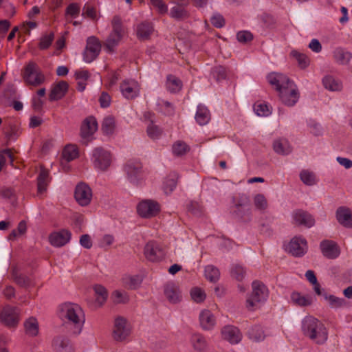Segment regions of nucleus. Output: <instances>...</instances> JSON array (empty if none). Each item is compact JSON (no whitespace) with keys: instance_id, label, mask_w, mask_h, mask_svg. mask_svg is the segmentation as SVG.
Wrapping results in <instances>:
<instances>
[{"instance_id":"f257e3e1","label":"nucleus","mask_w":352,"mask_h":352,"mask_svg":"<svg viewBox=\"0 0 352 352\" xmlns=\"http://www.w3.org/2000/svg\"><path fill=\"white\" fill-rule=\"evenodd\" d=\"M267 80L278 91L283 104L292 107L297 102L299 93L295 84L287 76L279 73H271L267 76Z\"/></svg>"},{"instance_id":"f03ea898","label":"nucleus","mask_w":352,"mask_h":352,"mask_svg":"<svg viewBox=\"0 0 352 352\" xmlns=\"http://www.w3.org/2000/svg\"><path fill=\"white\" fill-rule=\"evenodd\" d=\"M303 334L316 344H322L328 338V331L324 324L313 316H306L302 320Z\"/></svg>"},{"instance_id":"7ed1b4c3","label":"nucleus","mask_w":352,"mask_h":352,"mask_svg":"<svg viewBox=\"0 0 352 352\" xmlns=\"http://www.w3.org/2000/svg\"><path fill=\"white\" fill-rule=\"evenodd\" d=\"M59 317L65 322L74 325L77 333H80L85 320L82 309L78 305L72 302L60 305Z\"/></svg>"},{"instance_id":"20e7f679","label":"nucleus","mask_w":352,"mask_h":352,"mask_svg":"<svg viewBox=\"0 0 352 352\" xmlns=\"http://www.w3.org/2000/svg\"><path fill=\"white\" fill-rule=\"evenodd\" d=\"M234 214L243 221H250L252 215L251 200L245 194L240 195L234 201Z\"/></svg>"},{"instance_id":"39448f33","label":"nucleus","mask_w":352,"mask_h":352,"mask_svg":"<svg viewBox=\"0 0 352 352\" xmlns=\"http://www.w3.org/2000/svg\"><path fill=\"white\" fill-rule=\"evenodd\" d=\"M268 291L265 285L258 280L252 283V293L251 296L247 299V307L249 310H254L257 303L266 300Z\"/></svg>"},{"instance_id":"423d86ee","label":"nucleus","mask_w":352,"mask_h":352,"mask_svg":"<svg viewBox=\"0 0 352 352\" xmlns=\"http://www.w3.org/2000/svg\"><path fill=\"white\" fill-rule=\"evenodd\" d=\"M23 79L28 85L37 87L44 82L45 76L38 70L37 65L30 62L24 69Z\"/></svg>"},{"instance_id":"0eeeda50","label":"nucleus","mask_w":352,"mask_h":352,"mask_svg":"<svg viewBox=\"0 0 352 352\" xmlns=\"http://www.w3.org/2000/svg\"><path fill=\"white\" fill-rule=\"evenodd\" d=\"M19 314L16 307L6 305L0 313V321L8 328H15L19 322Z\"/></svg>"},{"instance_id":"6e6552de","label":"nucleus","mask_w":352,"mask_h":352,"mask_svg":"<svg viewBox=\"0 0 352 352\" xmlns=\"http://www.w3.org/2000/svg\"><path fill=\"white\" fill-rule=\"evenodd\" d=\"M101 50L100 40L94 36H89L87 39V44L83 52V59L87 63L94 60L99 55Z\"/></svg>"},{"instance_id":"1a4fd4ad","label":"nucleus","mask_w":352,"mask_h":352,"mask_svg":"<svg viewBox=\"0 0 352 352\" xmlns=\"http://www.w3.org/2000/svg\"><path fill=\"white\" fill-rule=\"evenodd\" d=\"M92 160L96 168L101 170H106L111 164V156L109 151L101 147H98L93 151Z\"/></svg>"},{"instance_id":"9d476101","label":"nucleus","mask_w":352,"mask_h":352,"mask_svg":"<svg viewBox=\"0 0 352 352\" xmlns=\"http://www.w3.org/2000/svg\"><path fill=\"white\" fill-rule=\"evenodd\" d=\"M124 170L131 183L138 184L144 177L142 166L138 160L128 161L124 166Z\"/></svg>"},{"instance_id":"9b49d317","label":"nucleus","mask_w":352,"mask_h":352,"mask_svg":"<svg viewBox=\"0 0 352 352\" xmlns=\"http://www.w3.org/2000/svg\"><path fill=\"white\" fill-rule=\"evenodd\" d=\"M74 197L79 205L87 206L91 201L92 190L85 183H80L76 187Z\"/></svg>"},{"instance_id":"f8f14e48","label":"nucleus","mask_w":352,"mask_h":352,"mask_svg":"<svg viewBox=\"0 0 352 352\" xmlns=\"http://www.w3.org/2000/svg\"><path fill=\"white\" fill-rule=\"evenodd\" d=\"M137 210L142 217L151 218L159 213L160 207L158 203L155 201L144 200L138 204Z\"/></svg>"},{"instance_id":"ddd939ff","label":"nucleus","mask_w":352,"mask_h":352,"mask_svg":"<svg viewBox=\"0 0 352 352\" xmlns=\"http://www.w3.org/2000/svg\"><path fill=\"white\" fill-rule=\"evenodd\" d=\"M221 338L232 344L239 343L243 338L239 329L233 325H226L221 329Z\"/></svg>"},{"instance_id":"4468645a","label":"nucleus","mask_w":352,"mask_h":352,"mask_svg":"<svg viewBox=\"0 0 352 352\" xmlns=\"http://www.w3.org/2000/svg\"><path fill=\"white\" fill-rule=\"evenodd\" d=\"M287 250L294 256H302L307 250V241L302 237H294L290 241Z\"/></svg>"},{"instance_id":"2eb2a0df","label":"nucleus","mask_w":352,"mask_h":352,"mask_svg":"<svg viewBox=\"0 0 352 352\" xmlns=\"http://www.w3.org/2000/svg\"><path fill=\"white\" fill-rule=\"evenodd\" d=\"M144 255L150 261L157 262L164 258V252L158 243L149 241L144 247Z\"/></svg>"},{"instance_id":"dca6fc26","label":"nucleus","mask_w":352,"mask_h":352,"mask_svg":"<svg viewBox=\"0 0 352 352\" xmlns=\"http://www.w3.org/2000/svg\"><path fill=\"white\" fill-rule=\"evenodd\" d=\"M120 91L123 96L127 99H133L137 97L140 91V86L134 80H125L120 86Z\"/></svg>"},{"instance_id":"f3484780","label":"nucleus","mask_w":352,"mask_h":352,"mask_svg":"<svg viewBox=\"0 0 352 352\" xmlns=\"http://www.w3.org/2000/svg\"><path fill=\"white\" fill-rule=\"evenodd\" d=\"M130 334V329L126 326V320L118 317L115 320L113 336L116 341L124 340Z\"/></svg>"},{"instance_id":"a211bd4d","label":"nucleus","mask_w":352,"mask_h":352,"mask_svg":"<svg viewBox=\"0 0 352 352\" xmlns=\"http://www.w3.org/2000/svg\"><path fill=\"white\" fill-rule=\"evenodd\" d=\"M320 248L324 256L329 259L336 258L340 254L338 244L331 240H324L320 243Z\"/></svg>"},{"instance_id":"6ab92c4d","label":"nucleus","mask_w":352,"mask_h":352,"mask_svg":"<svg viewBox=\"0 0 352 352\" xmlns=\"http://www.w3.org/2000/svg\"><path fill=\"white\" fill-rule=\"evenodd\" d=\"M336 217L340 225L348 228H352V211L349 208L346 206L338 208Z\"/></svg>"},{"instance_id":"aec40b11","label":"nucleus","mask_w":352,"mask_h":352,"mask_svg":"<svg viewBox=\"0 0 352 352\" xmlns=\"http://www.w3.org/2000/svg\"><path fill=\"white\" fill-rule=\"evenodd\" d=\"M71 235V232L67 230L53 232L49 236L50 243L55 247L63 246L69 242Z\"/></svg>"},{"instance_id":"412c9836","label":"nucleus","mask_w":352,"mask_h":352,"mask_svg":"<svg viewBox=\"0 0 352 352\" xmlns=\"http://www.w3.org/2000/svg\"><path fill=\"white\" fill-rule=\"evenodd\" d=\"M98 129V122L94 116L86 118L80 128L82 138H88L91 136Z\"/></svg>"},{"instance_id":"4be33fe9","label":"nucleus","mask_w":352,"mask_h":352,"mask_svg":"<svg viewBox=\"0 0 352 352\" xmlns=\"http://www.w3.org/2000/svg\"><path fill=\"white\" fill-rule=\"evenodd\" d=\"M293 219L298 225H302L307 228L313 226L315 220L307 212L302 210H296L293 212Z\"/></svg>"},{"instance_id":"5701e85b","label":"nucleus","mask_w":352,"mask_h":352,"mask_svg":"<svg viewBox=\"0 0 352 352\" xmlns=\"http://www.w3.org/2000/svg\"><path fill=\"white\" fill-rule=\"evenodd\" d=\"M68 83L61 80L53 85L49 95L50 101H56L63 98L68 90Z\"/></svg>"},{"instance_id":"b1692460","label":"nucleus","mask_w":352,"mask_h":352,"mask_svg":"<svg viewBox=\"0 0 352 352\" xmlns=\"http://www.w3.org/2000/svg\"><path fill=\"white\" fill-rule=\"evenodd\" d=\"M164 295L171 303H177L182 300L181 292L178 286L173 283H167L164 286Z\"/></svg>"},{"instance_id":"393cba45","label":"nucleus","mask_w":352,"mask_h":352,"mask_svg":"<svg viewBox=\"0 0 352 352\" xmlns=\"http://www.w3.org/2000/svg\"><path fill=\"white\" fill-rule=\"evenodd\" d=\"M50 182L49 170L41 166L39 174L37 177V193L41 195L46 192Z\"/></svg>"},{"instance_id":"a878e982","label":"nucleus","mask_w":352,"mask_h":352,"mask_svg":"<svg viewBox=\"0 0 352 352\" xmlns=\"http://www.w3.org/2000/svg\"><path fill=\"white\" fill-rule=\"evenodd\" d=\"M52 346L57 352H73L69 340L65 336H58L54 338Z\"/></svg>"},{"instance_id":"bb28decb","label":"nucleus","mask_w":352,"mask_h":352,"mask_svg":"<svg viewBox=\"0 0 352 352\" xmlns=\"http://www.w3.org/2000/svg\"><path fill=\"white\" fill-rule=\"evenodd\" d=\"M143 278L140 275H125L122 278V285L131 290L137 289L141 285Z\"/></svg>"},{"instance_id":"cd10ccee","label":"nucleus","mask_w":352,"mask_h":352,"mask_svg":"<svg viewBox=\"0 0 352 352\" xmlns=\"http://www.w3.org/2000/svg\"><path fill=\"white\" fill-rule=\"evenodd\" d=\"M199 321L201 327L204 330H210L215 324L214 316L209 310H204L200 313Z\"/></svg>"},{"instance_id":"c85d7f7f","label":"nucleus","mask_w":352,"mask_h":352,"mask_svg":"<svg viewBox=\"0 0 352 352\" xmlns=\"http://www.w3.org/2000/svg\"><path fill=\"white\" fill-rule=\"evenodd\" d=\"M196 122L199 125H205L209 122L211 119V114L208 109L203 105L197 106V112L195 116Z\"/></svg>"},{"instance_id":"c756f323","label":"nucleus","mask_w":352,"mask_h":352,"mask_svg":"<svg viewBox=\"0 0 352 352\" xmlns=\"http://www.w3.org/2000/svg\"><path fill=\"white\" fill-rule=\"evenodd\" d=\"M23 326L26 335L31 337H35L38 334L39 325L36 318L30 317L28 318L25 320Z\"/></svg>"},{"instance_id":"7c9ffc66","label":"nucleus","mask_w":352,"mask_h":352,"mask_svg":"<svg viewBox=\"0 0 352 352\" xmlns=\"http://www.w3.org/2000/svg\"><path fill=\"white\" fill-rule=\"evenodd\" d=\"M274 151L279 155H287L292 152V147L287 140L279 138L274 141Z\"/></svg>"},{"instance_id":"2f4dec72","label":"nucleus","mask_w":352,"mask_h":352,"mask_svg":"<svg viewBox=\"0 0 352 352\" xmlns=\"http://www.w3.org/2000/svg\"><path fill=\"white\" fill-rule=\"evenodd\" d=\"M123 36L111 32L108 36L106 41L104 42V50L108 53H113L115 52L116 47L118 45Z\"/></svg>"},{"instance_id":"473e14b6","label":"nucleus","mask_w":352,"mask_h":352,"mask_svg":"<svg viewBox=\"0 0 352 352\" xmlns=\"http://www.w3.org/2000/svg\"><path fill=\"white\" fill-rule=\"evenodd\" d=\"M322 84L325 89L331 91H339L342 89L341 81L330 75L325 76L322 78Z\"/></svg>"},{"instance_id":"72a5a7b5","label":"nucleus","mask_w":352,"mask_h":352,"mask_svg":"<svg viewBox=\"0 0 352 352\" xmlns=\"http://www.w3.org/2000/svg\"><path fill=\"white\" fill-rule=\"evenodd\" d=\"M190 342L193 349L198 352L205 351L208 348V343L205 337L199 333H195L191 336Z\"/></svg>"},{"instance_id":"f704fd0d","label":"nucleus","mask_w":352,"mask_h":352,"mask_svg":"<svg viewBox=\"0 0 352 352\" xmlns=\"http://www.w3.org/2000/svg\"><path fill=\"white\" fill-rule=\"evenodd\" d=\"M291 300L294 305L300 307L309 306L313 302V298L311 296L302 295L300 293L297 292L292 293Z\"/></svg>"},{"instance_id":"c9c22d12","label":"nucleus","mask_w":352,"mask_h":352,"mask_svg":"<svg viewBox=\"0 0 352 352\" xmlns=\"http://www.w3.org/2000/svg\"><path fill=\"white\" fill-rule=\"evenodd\" d=\"M16 94V88L13 84H8L0 98V104L4 107L11 106L10 99L13 98Z\"/></svg>"},{"instance_id":"e433bc0d","label":"nucleus","mask_w":352,"mask_h":352,"mask_svg":"<svg viewBox=\"0 0 352 352\" xmlns=\"http://www.w3.org/2000/svg\"><path fill=\"white\" fill-rule=\"evenodd\" d=\"M153 32V26L149 22H143L137 26V36L140 39H148Z\"/></svg>"},{"instance_id":"4c0bfd02","label":"nucleus","mask_w":352,"mask_h":352,"mask_svg":"<svg viewBox=\"0 0 352 352\" xmlns=\"http://www.w3.org/2000/svg\"><path fill=\"white\" fill-rule=\"evenodd\" d=\"M334 60L340 65H346L351 58V54L342 48H337L333 52Z\"/></svg>"},{"instance_id":"58836bf2","label":"nucleus","mask_w":352,"mask_h":352,"mask_svg":"<svg viewBox=\"0 0 352 352\" xmlns=\"http://www.w3.org/2000/svg\"><path fill=\"white\" fill-rule=\"evenodd\" d=\"M182 82L173 75H168L166 80V88L171 93H177L182 88Z\"/></svg>"},{"instance_id":"ea45409f","label":"nucleus","mask_w":352,"mask_h":352,"mask_svg":"<svg viewBox=\"0 0 352 352\" xmlns=\"http://www.w3.org/2000/svg\"><path fill=\"white\" fill-rule=\"evenodd\" d=\"M111 32L124 37L126 33V29L123 25L122 20L118 15H115L111 20Z\"/></svg>"},{"instance_id":"a19ab883","label":"nucleus","mask_w":352,"mask_h":352,"mask_svg":"<svg viewBox=\"0 0 352 352\" xmlns=\"http://www.w3.org/2000/svg\"><path fill=\"white\" fill-rule=\"evenodd\" d=\"M178 175L176 173H170L164 182V190L167 193L171 192L176 187Z\"/></svg>"},{"instance_id":"79ce46f5","label":"nucleus","mask_w":352,"mask_h":352,"mask_svg":"<svg viewBox=\"0 0 352 352\" xmlns=\"http://www.w3.org/2000/svg\"><path fill=\"white\" fill-rule=\"evenodd\" d=\"M6 158L9 159L10 164L13 166L14 161V156L13 153V149L6 148L0 151V172L6 165Z\"/></svg>"},{"instance_id":"37998d69","label":"nucleus","mask_w":352,"mask_h":352,"mask_svg":"<svg viewBox=\"0 0 352 352\" xmlns=\"http://www.w3.org/2000/svg\"><path fill=\"white\" fill-rule=\"evenodd\" d=\"M183 6L184 5H177L173 7L170 12V16L177 20L187 19L189 14Z\"/></svg>"},{"instance_id":"c03bdc74","label":"nucleus","mask_w":352,"mask_h":352,"mask_svg":"<svg viewBox=\"0 0 352 352\" xmlns=\"http://www.w3.org/2000/svg\"><path fill=\"white\" fill-rule=\"evenodd\" d=\"M78 155V148L74 145L66 146L62 153L63 158L67 161L70 162L76 159Z\"/></svg>"},{"instance_id":"a18cd8bd","label":"nucleus","mask_w":352,"mask_h":352,"mask_svg":"<svg viewBox=\"0 0 352 352\" xmlns=\"http://www.w3.org/2000/svg\"><path fill=\"white\" fill-rule=\"evenodd\" d=\"M172 151L175 156H182L190 151V147L184 142L178 140L173 144Z\"/></svg>"},{"instance_id":"49530a36","label":"nucleus","mask_w":352,"mask_h":352,"mask_svg":"<svg viewBox=\"0 0 352 352\" xmlns=\"http://www.w3.org/2000/svg\"><path fill=\"white\" fill-rule=\"evenodd\" d=\"M249 338L256 342H259L265 338L264 331L261 327L256 325L252 327L248 331Z\"/></svg>"},{"instance_id":"de8ad7c7","label":"nucleus","mask_w":352,"mask_h":352,"mask_svg":"<svg viewBox=\"0 0 352 352\" xmlns=\"http://www.w3.org/2000/svg\"><path fill=\"white\" fill-rule=\"evenodd\" d=\"M94 290L96 294V301L100 305H102L104 303L108 296L107 289L100 285H96L94 287Z\"/></svg>"},{"instance_id":"09e8293b","label":"nucleus","mask_w":352,"mask_h":352,"mask_svg":"<svg viewBox=\"0 0 352 352\" xmlns=\"http://www.w3.org/2000/svg\"><path fill=\"white\" fill-rule=\"evenodd\" d=\"M253 201L255 208L260 211H265L268 207L267 200L263 194L256 195Z\"/></svg>"},{"instance_id":"8fccbe9b","label":"nucleus","mask_w":352,"mask_h":352,"mask_svg":"<svg viewBox=\"0 0 352 352\" xmlns=\"http://www.w3.org/2000/svg\"><path fill=\"white\" fill-rule=\"evenodd\" d=\"M205 276L210 282L215 283L219 280L220 273L217 267L212 265H208L205 268Z\"/></svg>"},{"instance_id":"3c124183","label":"nucleus","mask_w":352,"mask_h":352,"mask_svg":"<svg viewBox=\"0 0 352 352\" xmlns=\"http://www.w3.org/2000/svg\"><path fill=\"white\" fill-rule=\"evenodd\" d=\"M323 296L332 308H339L345 305L346 302L343 298L336 297L333 295H327V294H324Z\"/></svg>"},{"instance_id":"603ef678","label":"nucleus","mask_w":352,"mask_h":352,"mask_svg":"<svg viewBox=\"0 0 352 352\" xmlns=\"http://www.w3.org/2000/svg\"><path fill=\"white\" fill-rule=\"evenodd\" d=\"M291 56L296 59L298 66L302 69L306 68L309 65V59L304 54L293 50L291 52Z\"/></svg>"},{"instance_id":"864d4df0","label":"nucleus","mask_w":352,"mask_h":352,"mask_svg":"<svg viewBox=\"0 0 352 352\" xmlns=\"http://www.w3.org/2000/svg\"><path fill=\"white\" fill-rule=\"evenodd\" d=\"M115 128V119L112 116L106 117L102 124V130L105 134H111Z\"/></svg>"},{"instance_id":"5fc2aeb1","label":"nucleus","mask_w":352,"mask_h":352,"mask_svg":"<svg viewBox=\"0 0 352 352\" xmlns=\"http://www.w3.org/2000/svg\"><path fill=\"white\" fill-rule=\"evenodd\" d=\"M231 276L238 281H241L245 275V270L240 265H234L230 270Z\"/></svg>"},{"instance_id":"6e6d98bb","label":"nucleus","mask_w":352,"mask_h":352,"mask_svg":"<svg viewBox=\"0 0 352 352\" xmlns=\"http://www.w3.org/2000/svg\"><path fill=\"white\" fill-rule=\"evenodd\" d=\"M302 182L308 186H312L316 183L315 175L308 170H302L300 174Z\"/></svg>"},{"instance_id":"4d7b16f0","label":"nucleus","mask_w":352,"mask_h":352,"mask_svg":"<svg viewBox=\"0 0 352 352\" xmlns=\"http://www.w3.org/2000/svg\"><path fill=\"white\" fill-rule=\"evenodd\" d=\"M82 15L83 16L89 18L92 20H96L97 18V12L96 8L93 6L87 3L82 8Z\"/></svg>"},{"instance_id":"13d9d810","label":"nucleus","mask_w":352,"mask_h":352,"mask_svg":"<svg viewBox=\"0 0 352 352\" xmlns=\"http://www.w3.org/2000/svg\"><path fill=\"white\" fill-rule=\"evenodd\" d=\"M212 75L217 81L224 80L227 77V69L223 66H217L212 69Z\"/></svg>"},{"instance_id":"bf43d9fd","label":"nucleus","mask_w":352,"mask_h":352,"mask_svg":"<svg viewBox=\"0 0 352 352\" xmlns=\"http://www.w3.org/2000/svg\"><path fill=\"white\" fill-rule=\"evenodd\" d=\"M112 298L115 303H126L129 300V296L125 292L118 290L114 291L112 294Z\"/></svg>"},{"instance_id":"052dcab7","label":"nucleus","mask_w":352,"mask_h":352,"mask_svg":"<svg viewBox=\"0 0 352 352\" xmlns=\"http://www.w3.org/2000/svg\"><path fill=\"white\" fill-rule=\"evenodd\" d=\"M190 296L192 299L197 303L202 302L206 298L205 292L198 287H194L191 289Z\"/></svg>"},{"instance_id":"680f3d73","label":"nucleus","mask_w":352,"mask_h":352,"mask_svg":"<svg viewBox=\"0 0 352 352\" xmlns=\"http://www.w3.org/2000/svg\"><path fill=\"white\" fill-rule=\"evenodd\" d=\"M54 35L52 32L43 35L40 40L38 46L41 50H46L50 47L54 41Z\"/></svg>"},{"instance_id":"e2e57ef3","label":"nucleus","mask_w":352,"mask_h":352,"mask_svg":"<svg viewBox=\"0 0 352 352\" xmlns=\"http://www.w3.org/2000/svg\"><path fill=\"white\" fill-rule=\"evenodd\" d=\"M254 110L258 116H267L271 113L269 107L264 103L255 104Z\"/></svg>"},{"instance_id":"0e129e2a","label":"nucleus","mask_w":352,"mask_h":352,"mask_svg":"<svg viewBox=\"0 0 352 352\" xmlns=\"http://www.w3.org/2000/svg\"><path fill=\"white\" fill-rule=\"evenodd\" d=\"M148 137L155 140L159 138L162 135V130L156 125L151 124L146 130Z\"/></svg>"},{"instance_id":"69168bd1","label":"nucleus","mask_w":352,"mask_h":352,"mask_svg":"<svg viewBox=\"0 0 352 352\" xmlns=\"http://www.w3.org/2000/svg\"><path fill=\"white\" fill-rule=\"evenodd\" d=\"M151 5L157 9L159 13L166 14L168 11V6L163 0H150Z\"/></svg>"},{"instance_id":"338daca9","label":"nucleus","mask_w":352,"mask_h":352,"mask_svg":"<svg viewBox=\"0 0 352 352\" xmlns=\"http://www.w3.org/2000/svg\"><path fill=\"white\" fill-rule=\"evenodd\" d=\"M0 195L5 199H12L15 197V190L12 187L2 186L0 188Z\"/></svg>"},{"instance_id":"774afa93","label":"nucleus","mask_w":352,"mask_h":352,"mask_svg":"<svg viewBox=\"0 0 352 352\" xmlns=\"http://www.w3.org/2000/svg\"><path fill=\"white\" fill-rule=\"evenodd\" d=\"M210 22L217 28H221L225 25V19L219 14H214L210 19Z\"/></svg>"}]
</instances>
